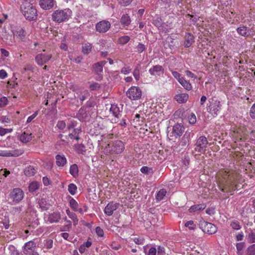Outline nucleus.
<instances>
[{
    "label": "nucleus",
    "mask_w": 255,
    "mask_h": 255,
    "mask_svg": "<svg viewBox=\"0 0 255 255\" xmlns=\"http://www.w3.org/2000/svg\"><path fill=\"white\" fill-rule=\"evenodd\" d=\"M250 115L252 118L255 119V103L252 106L251 108Z\"/></svg>",
    "instance_id": "64"
},
{
    "label": "nucleus",
    "mask_w": 255,
    "mask_h": 255,
    "mask_svg": "<svg viewBox=\"0 0 255 255\" xmlns=\"http://www.w3.org/2000/svg\"><path fill=\"white\" fill-rule=\"evenodd\" d=\"M140 172L145 174H152L153 173V171L152 168H149L147 166H142L140 169Z\"/></svg>",
    "instance_id": "41"
},
{
    "label": "nucleus",
    "mask_w": 255,
    "mask_h": 255,
    "mask_svg": "<svg viewBox=\"0 0 255 255\" xmlns=\"http://www.w3.org/2000/svg\"><path fill=\"white\" fill-rule=\"evenodd\" d=\"M199 226L204 233L209 235L214 234L217 231V227L215 225L204 220L199 222Z\"/></svg>",
    "instance_id": "4"
},
{
    "label": "nucleus",
    "mask_w": 255,
    "mask_h": 255,
    "mask_svg": "<svg viewBox=\"0 0 255 255\" xmlns=\"http://www.w3.org/2000/svg\"><path fill=\"white\" fill-rule=\"evenodd\" d=\"M126 95L131 100H136L140 98L141 91L139 87L132 86L128 90Z\"/></svg>",
    "instance_id": "8"
},
{
    "label": "nucleus",
    "mask_w": 255,
    "mask_h": 255,
    "mask_svg": "<svg viewBox=\"0 0 255 255\" xmlns=\"http://www.w3.org/2000/svg\"><path fill=\"white\" fill-rule=\"evenodd\" d=\"M96 233L99 237H103L104 236L103 230L100 227H97L95 229Z\"/></svg>",
    "instance_id": "63"
},
{
    "label": "nucleus",
    "mask_w": 255,
    "mask_h": 255,
    "mask_svg": "<svg viewBox=\"0 0 255 255\" xmlns=\"http://www.w3.org/2000/svg\"><path fill=\"white\" fill-rule=\"evenodd\" d=\"M189 141L190 140L188 139V138H185L182 137L179 142V145L182 147H185L187 144H189Z\"/></svg>",
    "instance_id": "57"
},
{
    "label": "nucleus",
    "mask_w": 255,
    "mask_h": 255,
    "mask_svg": "<svg viewBox=\"0 0 255 255\" xmlns=\"http://www.w3.org/2000/svg\"><path fill=\"white\" fill-rule=\"evenodd\" d=\"M120 22L121 24L124 27H126L130 24L131 22V19L129 16L128 14H125L122 16Z\"/></svg>",
    "instance_id": "27"
},
{
    "label": "nucleus",
    "mask_w": 255,
    "mask_h": 255,
    "mask_svg": "<svg viewBox=\"0 0 255 255\" xmlns=\"http://www.w3.org/2000/svg\"><path fill=\"white\" fill-rule=\"evenodd\" d=\"M219 189L223 192H225V190H226V192L228 193H230L231 195H233L234 192L236 189V186L234 185V179H231L229 181H226L223 182L221 184H219L218 185Z\"/></svg>",
    "instance_id": "6"
},
{
    "label": "nucleus",
    "mask_w": 255,
    "mask_h": 255,
    "mask_svg": "<svg viewBox=\"0 0 255 255\" xmlns=\"http://www.w3.org/2000/svg\"><path fill=\"white\" fill-rule=\"evenodd\" d=\"M110 112L115 118V122L118 123L119 121H116V119L118 120L122 118V111L120 110V108L117 106V105H112Z\"/></svg>",
    "instance_id": "18"
},
{
    "label": "nucleus",
    "mask_w": 255,
    "mask_h": 255,
    "mask_svg": "<svg viewBox=\"0 0 255 255\" xmlns=\"http://www.w3.org/2000/svg\"><path fill=\"white\" fill-rule=\"evenodd\" d=\"M194 42V36L190 33H186L185 35L184 47L188 48Z\"/></svg>",
    "instance_id": "22"
},
{
    "label": "nucleus",
    "mask_w": 255,
    "mask_h": 255,
    "mask_svg": "<svg viewBox=\"0 0 255 255\" xmlns=\"http://www.w3.org/2000/svg\"><path fill=\"white\" fill-rule=\"evenodd\" d=\"M70 173L74 177H76L78 176L79 169L77 164H74L70 166Z\"/></svg>",
    "instance_id": "32"
},
{
    "label": "nucleus",
    "mask_w": 255,
    "mask_h": 255,
    "mask_svg": "<svg viewBox=\"0 0 255 255\" xmlns=\"http://www.w3.org/2000/svg\"><path fill=\"white\" fill-rule=\"evenodd\" d=\"M172 74L173 77L175 78L178 82L183 78L181 76V75L177 71H172Z\"/></svg>",
    "instance_id": "62"
},
{
    "label": "nucleus",
    "mask_w": 255,
    "mask_h": 255,
    "mask_svg": "<svg viewBox=\"0 0 255 255\" xmlns=\"http://www.w3.org/2000/svg\"><path fill=\"white\" fill-rule=\"evenodd\" d=\"M24 173L26 176L31 177L35 174V169L33 166L29 165L25 168Z\"/></svg>",
    "instance_id": "31"
},
{
    "label": "nucleus",
    "mask_w": 255,
    "mask_h": 255,
    "mask_svg": "<svg viewBox=\"0 0 255 255\" xmlns=\"http://www.w3.org/2000/svg\"><path fill=\"white\" fill-rule=\"evenodd\" d=\"M81 132V128H76L73 129L71 132H70L68 134V136L71 139H75L78 140L80 139L79 134Z\"/></svg>",
    "instance_id": "28"
},
{
    "label": "nucleus",
    "mask_w": 255,
    "mask_h": 255,
    "mask_svg": "<svg viewBox=\"0 0 255 255\" xmlns=\"http://www.w3.org/2000/svg\"><path fill=\"white\" fill-rule=\"evenodd\" d=\"M61 216L60 212H54L50 214L48 216V221L50 223H57L61 219Z\"/></svg>",
    "instance_id": "21"
},
{
    "label": "nucleus",
    "mask_w": 255,
    "mask_h": 255,
    "mask_svg": "<svg viewBox=\"0 0 255 255\" xmlns=\"http://www.w3.org/2000/svg\"><path fill=\"white\" fill-rule=\"evenodd\" d=\"M230 226L232 229L236 230H239L241 228V226L238 221H232L231 223Z\"/></svg>",
    "instance_id": "49"
},
{
    "label": "nucleus",
    "mask_w": 255,
    "mask_h": 255,
    "mask_svg": "<svg viewBox=\"0 0 255 255\" xmlns=\"http://www.w3.org/2000/svg\"><path fill=\"white\" fill-rule=\"evenodd\" d=\"M100 88V85L98 83H94L89 86V88L91 91H97L99 90Z\"/></svg>",
    "instance_id": "54"
},
{
    "label": "nucleus",
    "mask_w": 255,
    "mask_h": 255,
    "mask_svg": "<svg viewBox=\"0 0 255 255\" xmlns=\"http://www.w3.org/2000/svg\"><path fill=\"white\" fill-rule=\"evenodd\" d=\"M186 2V0H174V5L182 7Z\"/></svg>",
    "instance_id": "56"
},
{
    "label": "nucleus",
    "mask_w": 255,
    "mask_h": 255,
    "mask_svg": "<svg viewBox=\"0 0 255 255\" xmlns=\"http://www.w3.org/2000/svg\"><path fill=\"white\" fill-rule=\"evenodd\" d=\"M82 52L84 54L87 55L91 52L92 48V44L90 43H85L82 44Z\"/></svg>",
    "instance_id": "30"
},
{
    "label": "nucleus",
    "mask_w": 255,
    "mask_h": 255,
    "mask_svg": "<svg viewBox=\"0 0 255 255\" xmlns=\"http://www.w3.org/2000/svg\"><path fill=\"white\" fill-rule=\"evenodd\" d=\"M52 57L51 54L40 53L35 57V61L37 64L42 66L46 63Z\"/></svg>",
    "instance_id": "13"
},
{
    "label": "nucleus",
    "mask_w": 255,
    "mask_h": 255,
    "mask_svg": "<svg viewBox=\"0 0 255 255\" xmlns=\"http://www.w3.org/2000/svg\"><path fill=\"white\" fill-rule=\"evenodd\" d=\"M208 144V141L205 136H201L198 137L195 144V150L200 153H204L206 150Z\"/></svg>",
    "instance_id": "5"
},
{
    "label": "nucleus",
    "mask_w": 255,
    "mask_h": 255,
    "mask_svg": "<svg viewBox=\"0 0 255 255\" xmlns=\"http://www.w3.org/2000/svg\"><path fill=\"white\" fill-rule=\"evenodd\" d=\"M249 31L250 28H248L247 27L244 25L240 26L237 29V31L239 35L243 36L244 37H247L250 35Z\"/></svg>",
    "instance_id": "23"
},
{
    "label": "nucleus",
    "mask_w": 255,
    "mask_h": 255,
    "mask_svg": "<svg viewBox=\"0 0 255 255\" xmlns=\"http://www.w3.org/2000/svg\"><path fill=\"white\" fill-rule=\"evenodd\" d=\"M31 140V134L24 132L20 136V140L23 143H26Z\"/></svg>",
    "instance_id": "36"
},
{
    "label": "nucleus",
    "mask_w": 255,
    "mask_h": 255,
    "mask_svg": "<svg viewBox=\"0 0 255 255\" xmlns=\"http://www.w3.org/2000/svg\"><path fill=\"white\" fill-rule=\"evenodd\" d=\"M185 226L188 228L190 230H195L196 228V225L194 223L193 221H187L185 224Z\"/></svg>",
    "instance_id": "52"
},
{
    "label": "nucleus",
    "mask_w": 255,
    "mask_h": 255,
    "mask_svg": "<svg viewBox=\"0 0 255 255\" xmlns=\"http://www.w3.org/2000/svg\"><path fill=\"white\" fill-rule=\"evenodd\" d=\"M111 27V23L107 20H102L96 25V30L99 33H105Z\"/></svg>",
    "instance_id": "11"
},
{
    "label": "nucleus",
    "mask_w": 255,
    "mask_h": 255,
    "mask_svg": "<svg viewBox=\"0 0 255 255\" xmlns=\"http://www.w3.org/2000/svg\"><path fill=\"white\" fill-rule=\"evenodd\" d=\"M16 36L18 37L19 39L23 40L26 35V32L23 28H20L16 31Z\"/></svg>",
    "instance_id": "43"
},
{
    "label": "nucleus",
    "mask_w": 255,
    "mask_h": 255,
    "mask_svg": "<svg viewBox=\"0 0 255 255\" xmlns=\"http://www.w3.org/2000/svg\"><path fill=\"white\" fill-rule=\"evenodd\" d=\"M24 193L20 188H14L10 194V197L12 199L13 201L16 203L19 202L23 198Z\"/></svg>",
    "instance_id": "12"
},
{
    "label": "nucleus",
    "mask_w": 255,
    "mask_h": 255,
    "mask_svg": "<svg viewBox=\"0 0 255 255\" xmlns=\"http://www.w3.org/2000/svg\"><path fill=\"white\" fill-rule=\"evenodd\" d=\"M136 49L137 52L141 53L145 50L146 48L145 46L143 44L139 43L136 47Z\"/></svg>",
    "instance_id": "53"
},
{
    "label": "nucleus",
    "mask_w": 255,
    "mask_h": 255,
    "mask_svg": "<svg viewBox=\"0 0 255 255\" xmlns=\"http://www.w3.org/2000/svg\"><path fill=\"white\" fill-rule=\"evenodd\" d=\"M22 249L25 255H40L37 250L36 243L34 240L25 243Z\"/></svg>",
    "instance_id": "3"
},
{
    "label": "nucleus",
    "mask_w": 255,
    "mask_h": 255,
    "mask_svg": "<svg viewBox=\"0 0 255 255\" xmlns=\"http://www.w3.org/2000/svg\"><path fill=\"white\" fill-rule=\"evenodd\" d=\"M45 202V201L43 199L38 201L39 206L42 210H47L48 209V207L46 206Z\"/></svg>",
    "instance_id": "55"
},
{
    "label": "nucleus",
    "mask_w": 255,
    "mask_h": 255,
    "mask_svg": "<svg viewBox=\"0 0 255 255\" xmlns=\"http://www.w3.org/2000/svg\"><path fill=\"white\" fill-rule=\"evenodd\" d=\"M105 63V61H101L97 62L93 65V71L96 75L95 79L97 81H101L103 79V66Z\"/></svg>",
    "instance_id": "9"
},
{
    "label": "nucleus",
    "mask_w": 255,
    "mask_h": 255,
    "mask_svg": "<svg viewBox=\"0 0 255 255\" xmlns=\"http://www.w3.org/2000/svg\"><path fill=\"white\" fill-rule=\"evenodd\" d=\"M21 10L26 19L34 20L36 19L37 14L36 9L29 3L22 4L20 6Z\"/></svg>",
    "instance_id": "2"
},
{
    "label": "nucleus",
    "mask_w": 255,
    "mask_h": 255,
    "mask_svg": "<svg viewBox=\"0 0 255 255\" xmlns=\"http://www.w3.org/2000/svg\"><path fill=\"white\" fill-rule=\"evenodd\" d=\"M189 98V95L187 93H181L177 94L175 97V99L179 103H184L186 102Z\"/></svg>",
    "instance_id": "26"
},
{
    "label": "nucleus",
    "mask_w": 255,
    "mask_h": 255,
    "mask_svg": "<svg viewBox=\"0 0 255 255\" xmlns=\"http://www.w3.org/2000/svg\"><path fill=\"white\" fill-rule=\"evenodd\" d=\"M76 151L78 154H85L86 152L85 146L83 144H78L75 145Z\"/></svg>",
    "instance_id": "35"
},
{
    "label": "nucleus",
    "mask_w": 255,
    "mask_h": 255,
    "mask_svg": "<svg viewBox=\"0 0 255 255\" xmlns=\"http://www.w3.org/2000/svg\"><path fill=\"white\" fill-rule=\"evenodd\" d=\"M77 187L76 185L74 183H70L68 185V191L72 195H74L76 194L77 191Z\"/></svg>",
    "instance_id": "42"
},
{
    "label": "nucleus",
    "mask_w": 255,
    "mask_h": 255,
    "mask_svg": "<svg viewBox=\"0 0 255 255\" xmlns=\"http://www.w3.org/2000/svg\"><path fill=\"white\" fill-rule=\"evenodd\" d=\"M56 163L58 166H64L67 163V159L64 155L58 154L55 157Z\"/></svg>",
    "instance_id": "25"
},
{
    "label": "nucleus",
    "mask_w": 255,
    "mask_h": 255,
    "mask_svg": "<svg viewBox=\"0 0 255 255\" xmlns=\"http://www.w3.org/2000/svg\"><path fill=\"white\" fill-rule=\"evenodd\" d=\"M39 187V185L38 182L35 181L32 182L29 185L28 189L30 192H33L37 190Z\"/></svg>",
    "instance_id": "38"
},
{
    "label": "nucleus",
    "mask_w": 255,
    "mask_h": 255,
    "mask_svg": "<svg viewBox=\"0 0 255 255\" xmlns=\"http://www.w3.org/2000/svg\"><path fill=\"white\" fill-rule=\"evenodd\" d=\"M90 109L88 107H81L78 111L76 117L82 122H85L89 120L90 117Z\"/></svg>",
    "instance_id": "10"
},
{
    "label": "nucleus",
    "mask_w": 255,
    "mask_h": 255,
    "mask_svg": "<svg viewBox=\"0 0 255 255\" xmlns=\"http://www.w3.org/2000/svg\"><path fill=\"white\" fill-rule=\"evenodd\" d=\"M10 255H23L21 252L18 250L14 246L10 245L8 248Z\"/></svg>",
    "instance_id": "37"
},
{
    "label": "nucleus",
    "mask_w": 255,
    "mask_h": 255,
    "mask_svg": "<svg viewBox=\"0 0 255 255\" xmlns=\"http://www.w3.org/2000/svg\"><path fill=\"white\" fill-rule=\"evenodd\" d=\"M130 40L128 36H123L119 38V42L121 44L124 45L127 43Z\"/></svg>",
    "instance_id": "46"
},
{
    "label": "nucleus",
    "mask_w": 255,
    "mask_h": 255,
    "mask_svg": "<svg viewBox=\"0 0 255 255\" xmlns=\"http://www.w3.org/2000/svg\"><path fill=\"white\" fill-rule=\"evenodd\" d=\"M55 0H40L39 5L40 7L45 10L51 9L55 4Z\"/></svg>",
    "instance_id": "19"
},
{
    "label": "nucleus",
    "mask_w": 255,
    "mask_h": 255,
    "mask_svg": "<svg viewBox=\"0 0 255 255\" xmlns=\"http://www.w3.org/2000/svg\"><path fill=\"white\" fill-rule=\"evenodd\" d=\"M166 194V191L165 189H160L156 195V199L158 201H161L163 199V198Z\"/></svg>",
    "instance_id": "40"
},
{
    "label": "nucleus",
    "mask_w": 255,
    "mask_h": 255,
    "mask_svg": "<svg viewBox=\"0 0 255 255\" xmlns=\"http://www.w3.org/2000/svg\"><path fill=\"white\" fill-rule=\"evenodd\" d=\"M152 23L154 25H155L156 27H158V28L159 30L162 29L161 28L162 26V20L161 18H157L156 19L154 20L152 22Z\"/></svg>",
    "instance_id": "48"
},
{
    "label": "nucleus",
    "mask_w": 255,
    "mask_h": 255,
    "mask_svg": "<svg viewBox=\"0 0 255 255\" xmlns=\"http://www.w3.org/2000/svg\"><path fill=\"white\" fill-rule=\"evenodd\" d=\"M8 100L6 97H2L0 98V108L5 107L8 104Z\"/></svg>",
    "instance_id": "50"
},
{
    "label": "nucleus",
    "mask_w": 255,
    "mask_h": 255,
    "mask_svg": "<svg viewBox=\"0 0 255 255\" xmlns=\"http://www.w3.org/2000/svg\"><path fill=\"white\" fill-rule=\"evenodd\" d=\"M53 240L50 239H47L44 240V247L47 249H50L53 247Z\"/></svg>",
    "instance_id": "47"
},
{
    "label": "nucleus",
    "mask_w": 255,
    "mask_h": 255,
    "mask_svg": "<svg viewBox=\"0 0 255 255\" xmlns=\"http://www.w3.org/2000/svg\"><path fill=\"white\" fill-rule=\"evenodd\" d=\"M72 12L69 8L55 10L52 14L53 21L61 23L68 20L72 16Z\"/></svg>",
    "instance_id": "1"
},
{
    "label": "nucleus",
    "mask_w": 255,
    "mask_h": 255,
    "mask_svg": "<svg viewBox=\"0 0 255 255\" xmlns=\"http://www.w3.org/2000/svg\"><path fill=\"white\" fill-rule=\"evenodd\" d=\"M118 2L122 5L126 6L128 5L132 0H117Z\"/></svg>",
    "instance_id": "59"
},
{
    "label": "nucleus",
    "mask_w": 255,
    "mask_h": 255,
    "mask_svg": "<svg viewBox=\"0 0 255 255\" xmlns=\"http://www.w3.org/2000/svg\"><path fill=\"white\" fill-rule=\"evenodd\" d=\"M246 255H255V244H253L248 248Z\"/></svg>",
    "instance_id": "44"
},
{
    "label": "nucleus",
    "mask_w": 255,
    "mask_h": 255,
    "mask_svg": "<svg viewBox=\"0 0 255 255\" xmlns=\"http://www.w3.org/2000/svg\"><path fill=\"white\" fill-rule=\"evenodd\" d=\"M248 241L250 243H255V233L251 231L248 235Z\"/></svg>",
    "instance_id": "51"
},
{
    "label": "nucleus",
    "mask_w": 255,
    "mask_h": 255,
    "mask_svg": "<svg viewBox=\"0 0 255 255\" xmlns=\"http://www.w3.org/2000/svg\"><path fill=\"white\" fill-rule=\"evenodd\" d=\"M188 120L190 124H194L196 122V117L194 114H191L189 116Z\"/></svg>",
    "instance_id": "58"
},
{
    "label": "nucleus",
    "mask_w": 255,
    "mask_h": 255,
    "mask_svg": "<svg viewBox=\"0 0 255 255\" xmlns=\"http://www.w3.org/2000/svg\"><path fill=\"white\" fill-rule=\"evenodd\" d=\"M140 70L139 65H138L133 71V75L136 81H138L140 79Z\"/></svg>",
    "instance_id": "45"
},
{
    "label": "nucleus",
    "mask_w": 255,
    "mask_h": 255,
    "mask_svg": "<svg viewBox=\"0 0 255 255\" xmlns=\"http://www.w3.org/2000/svg\"><path fill=\"white\" fill-rule=\"evenodd\" d=\"M149 72L151 75L159 76L160 74L163 73L164 69L162 66L159 65H156L151 68L149 70Z\"/></svg>",
    "instance_id": "20"
},
{
    "label": "nucleus",
    "mask_w": 255,
    "mask_h": 255,
    "mask_svg": "<svg viewBox=\"0 0 255 255\" xmlns=\"http://www.w3.org/2000/svg\"><path fill=\"white\" fill-rule=\"evenodd\" d=\"M119 206V203L111 202L105 208L104 213L108 216H110L113 214L114 212L118 208Z\"/></svg>",
    "instance_id": "15"
},
{
    "label": "nucleus",
    "mask_w": 255,
    "mask_h": 255,
    "mask_svg": "<svg viewBox=\"0 0 255 255\" xmlns=\"http://www.w3.org/2000/svg\"><path fill=\"white\" fill-rule=\"evenodd\" d=\"M245 247V243H239L236 244V248L237 250V254L239 255V252L243 250Z\"/></svg>",
    "instance_id": "60"
},
{
    "label": "nucleus",
    "mask_w": 255,
    "mask_h": 255,
    "mask_svg": "<svg viewBox=\"0 0 255 255\" xmlns=\"http://www.w3.org/2000/svg\"><path fill=\"white\" fill-rule=\"evenodd\" d=\"M133 240L137 245H143L144 243V239L142 238H134Z\"/></svg>",
    "instance_id": "61"
},
{
    "label": "nucleus",
    "mask_w": 255,
    "mask_h": 255,
    "mask_svg": "<svg viewBox=\"0 0 255 255\" xmlns=\"http://www.w3.org/2000/svg\"><path fill=\"white\" fill-rule=\"evenodd\" d=\"M206 207L205 204L202 203L200 204H196L192 206L189 209L190 213L195 212L197 211H201L204 209Z\"/></svg>",
    "instance_id": "29"
},
{
    "label": "nucleus",
    "mask_w": 255,
    "mask_h": 255,
    "mask_svg": "<svg viewBox=\"0 0 255 255\" xmlns=\"http://www.w3.org/2000/svg\"><path fill=\"white\" fill-rule=\"evenodd\" d=\"M162 5L166 9L171 10L174 8V3L171 0H162Z\"/></svg>",
    "instance_id": "33"
},
{
    "label": "nucleus",
    "mask_w": 255,
    "mask_h": 255,
    "mask_svg": "<svg viewBox=\"0 0 255 255\" xmlns=\"http://www.w3.org/2000/svg\"><path fill=\"white\" fill-rule=\"evenodd\" d=\"M69 205L70 207L75 211L77 210L79 204L78 202L72 197L69 196Z\"/></svg>",
    "instance_id": "39"
},
{
    "label": "nucleus",
    "mask_w": 255,
    "mask_h": 255,
    "mask_svg": "<svg viewBox=\"0 0 255 255\" xmlns=\"http://www.w3.org/2000/svg\"><path fill=\"white\" fill-rule=\"evenodd\" d=\"M184 127L180 124H175L172 128V131L171 132L172 135L171 136H174L175 137L177 138L180 137L184 131Z\"/></svg>",
    "instance_id": "17"
},
{
    "label": "nucleus",
    "mask_w": 255,
    "mask_h": 255,
    "mask_svg": "<svg viewBox=\"0 0 255 255\" xmlns=\"http://www.w3.org/2000/svg\"><path fill=\"white\" fill-rule=\"evenodd\" d=\"M24 153L22 149H16L12 150H6V157L14 156L17 157L22 155Z\"/></svg>",
    "instance_id": "24"
},
{
    "label": "nucleus",
    "mask_w": 255,
    "mask_h": 255,
    "mask_svg": "<svg viewBox=\"0 0 255 255\" xmlns=\"http://www.w3.org/2000/svg\"><path fill=\"white\" fill-rule=\"evenodd\" d=\"M125 149V144L121 140L115 141L112 146L111 150L113 152L119 154L122 153Z\"/></svg>",
    "instance_id": "14"
},
{
    "label": "nucleus",
    "mask_w": 255,
    "mask_h": 255,
    "mask_svg": "<svg viewBox=\"0 0 255 255\" xmlns=\"http://www.w3.org/2000/svg\"><path fill=\"white\" fill-rule=\"evenodd\" d=\"M179 83L187 91H190L192 88V86L190 83L186 81L184 78L181 79V80L179 81Z\"/></svg>",
    "instance_id": "34"
},
{
    "label": "nucleus",
    "mask_w": 255,
    "mask_h": 255,
    "mask_svg": "<svg viewBox=\"0 0 255 255\" xmlns=\"http://www.w3.org/2000/svg\"><path fill=\"white\" fill-rule=\"evenodd\" d=\"M210 105L207 107V110L214 116L218 115V112L221 110L220 102L214 99L209 100Z\"/></svg>",
    "instance_id": "7"
},
{
    "label": "nucleus",
    "mask_w": 255,
    "mask_h": 255,
    "mask_svg": "<svg viewBox=\"0 0 255 255\" xmlns=\"http://www.w3.org/2000/svg\"><path fill=\"white\" fill-rule=\"evenodd\" d=\"M217 176L218 177L219 184H221L223 182L229 181L231 179H233L229 172L225 170L219 171Z\"/></svg>",
    "instance_id": "16"
}]
</instances>
